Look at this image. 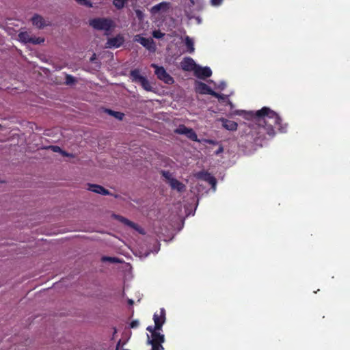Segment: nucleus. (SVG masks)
<instances>
[{"label": "nucleus", "instance_id": "ddd939ff", "mask_svg": "<svg viewBox=\"0 0 350 350\" xmlns=\"http://www.w3.org/2000/svg\"><path fill=\"white\" fill-rule=\"evenodd\" d=\"M124 41V38L120 35H118L116 37L108 39L107 44L109 47L118 48L123 44Z\"/></svg>", "mask_w": 350, "mask_h": 350}, {"label": "nucleus", "instance_id": "6e6552de", "mask_svg": "<svg viewBox=\"0 0 350 350\" xmlns=\"http://www.w3.org/2000/svg\"><path fill=\"white\" fill-rule=\"evenodd\" d=\"M195 75L202 79H205L211 76L212 71L208 67H200L198 66L194 71Z\"/></svg>", "mask_w": 350, "mask_h": 350}, {"label": "nucleus", "instance_id": "a211bd4d", "mask_svg": "<svg viewBox=\"0 0 350 350\" xmlns=\"http://www.w3.org/2000/svg\"><path fill=\"white\" fill-rule=\"evenodd\" d=\"M185 44L188 53H193L195 51L194 42L188 36L185 38Z\"/></svg>", "mask_w": 350, "mask_h": 350}, {"label": "nucleus", "instance_id": "5701e85b", "mask_svg": "<svg viewBox=\"0 0 350 350\" xmlns=\"http://www.w3.org/2000/svg\"><path fill=\"white\" fill-rule=\"evenodd\" d=\"M75 1L81 5H85L88 8L92 7V3L90 0H75Z\"/></svg>", "mask_w": 350, "mask_h": 350}, {"label": "nucleus", "instance_id": "c9c22d12", "mask_svg": "<svg viewBox=\"0 0 350 350\" xmlns=\"http://www.w3.org/2000/svg\"><path fill=\"white\" fill-rule=\"evenodd\" d=\"M220 90H224L226 88V83L224 82H221L218 87Z\"/></svg>", "mask_w": 350, "mask_h": 350}, {"label": "nucleus", "instance_id": "9b49d317", "mask_svg": "<svg viewBox=\"0 0 350 350\" xmlns=\"http://www.w3.org/2000/svg\"><path fill=\"white\" fill-rule=\"evenodd\" d=\"M198 178L207 182L211 187L215 189L217 184L216 178L212 176L210 173L206 172H202L199 173Z\"/></svg>", "mask_w": 350, "mask_h": 350}, {"label": "nucleus", "instance_id": "2f4dec72", "mask_svg": "<svg viewBox=\"0 0 350 350\" xmlns=\"http://www.w3.org/2000/svg\"><path fill=\"white\" fill-rule=\"evenodd\" d=\"M49 148L55 152L60 153L62 152V148L57 146H51Z\"/></svg>", "mask_w": 350, "mask_h": 350}, {"label": "nucleus", "instance_id": "4be33fe9", "mask_svg": "<svg viewBox=\"0 0 350 350\" xmlns=\"http://www.w3.org/2000/svg\"><path fill=\"white\" fill-rule=\"evenodd\" d=\"M128 0H113V4L118 9H122L124 7Z\"/></svg>", "mask_w": 350, "mask_h": 350}, {"label": "nucleus", "instance_id": "f8f14e48", "mask_svg": "<svg viewBox=\"0 0 350 350\" xmlns=\"http://www.w3.org/2000/svg\"><path fill=\"white\" fill-rule=\"evenodd\" d=\"M88 189L92 192L102 194L104 196L110 194L109 191L107 189H106L105 188H104L103 186L96 185V184H88Z\"/></svg>", "mask_w": 350, "mask_h": 350}, {"label": "nucleus", "instance_id": "f3484780", "mask_svg": "<svg viewBox=\"0 0 350 350\" xmlns=\"http://www.w3.org/2000/svg\"><path fill=\"white\" fill-rule=\"evenodd\" d=\"M114 218L118 219L121 223L135 229L138 230V225L135 223L129 220L128 219L124 217L123 216L118 215H113Z\"/></svg>", "mask_w": 350, "mask_h": 350}, {"label": "nucleus", "instance_id": "a19ab883", "mask_svg": "<svg viewBox=\"0 0 350 350\" xmlns=\"http://www.w3.org/2000/svg\"><path fill=\"white\" fill-rule=\"evenodd\" d=\"M129 302L130 304H133V301L131 300V299H130Z\"/></svg>", "mask_w": 350, "mask_h": 350}, {"label": "nucleus", "instance_id": "c85d7f7f", "mask_svg": "<svg viewBox=\"0 0 350 350\" xmlns=\"http://www.w3.org/2000/svg\"><path fill=\"white\" fill-rule=\"evenodd\" d=\"M152 35L155 38L159 39V38H162L165 36V33H163L161 31L158 30V31H154L152 33Z\"/></svg>", "mask_w": 350, "mask_h": 350}, {"label": "nucleus", "instance_id": "f257e3e1", "mask_svg": "<svg viewBox=\"0 0 350 350\" xmlns=\"http://www.w3.org/2000/svg\"><path fill=\"white\" fill-rule=\"evenodd\" d=\"M252 118L257 122L260 129L263 130L270 137L275 134V129H278L281 133H286L287 124H282V120L279 115L267 107L255 112H250Z\"/></svg>", "mask_w": 350, "mask_h": 350}, {"label": "nucleus", "instance_id": "7c9ffc66", "mask_svg": "<svg viewBox=\"0 0 350 350\" xmlns=\"http://www.w3.org/2000/svg\"><path fill=\"white\" fill-rule=\"evenodd\" d=\"M139 325V322L137 320H133L131 322L130 326L131 328H137Z\"/></svg>", "mask_w": 350, "mask_h": 350}, {"label": "nucleus", "instance_id": "412c9836", "mask_svg": "<svg viewBox=\"0 0 350 350\" xmlns=\"http://www.w3.org/2000/svg\"><path fill=\"white\" fill-rule=\"evenodd\" d=\"M189 128L187 127L184 124H180L177 129L174 130V133L179 135H186Z\"/></svg>", "mask_w": 350, "mask_h": 350}, {"label": "nucleus", "instance_id": "4468645a", "mask_svg": "<svg viewBox=\"0 0 350 350\" xmlns=\"http://www.w3.org/2000/svg\"><path fill=\"white\" fill-rule=\"evenodd\" d=\"M220 121L221 122L222 126L225 128L226 130L234 131L237 129L238 124L236 122L233 120H230L222 118L220 119Z\"/></svg>", "mask_w": 350, "mask_h": 350}, {"label": "nucleus", "instance_id": "58836bf2", "mask_svg": "<svg viewBox=\"0 0 350 350\" xmlns=\"http://www.w3.org/2000/svg\"><path fill=\"white\" fill-rule=\"evenodd\" d=\"M226 105H230L231 108L233 107V104H232V103L229 99L227 100Z\"/></svg>", "mask_w": 350, "mask_h": 350}, {"label": "nucleus", "instance_id": "1a4fd4ad", "mask_svg": "<svg viewBox=\"0 0 350 350\" xmlns=\"http://www.w3.org/2000/svg\"><path fill=\"white\" fill-rule=\"evenodd\" d=\"M181 68L185 71L195 70L197 66L194 60L189 57H185L180 63Z\"/></svg>", "mask_w": 350, "mask_h": 350}, {"label": "nucleus", "instance_id": "f03ea898", "mask_svg": "<svg viewBox=\"0 0 350 350\" xmlns=\"http://www.w3.org/2000/svg\"><path fill=\"white\" fill-rule=\"evenodd\" d=\"M154 326H148L146 330L151 333V338L148 336L147 343H163L165 342V336L160 333L163 324L165 322V310L161 308L159 314L155 312L153 315Z\"/></svg>", "mask_w": 350, "mask_h": 350}, {"label": "nucleus", "instance_id": "ea45409f", "mask_svg": "<svg viewBox=\"0 0 350 350\" xmlns=\"http://www.w3.org/2000/svg\"><path fill=\"white\" fill-rule=\"evenodd\" d=\"M120 347V340L118 342L117 345H116V350H119Z\"/></svg>", "mask_w": 350, "mask_h": 350}, {"label": "nucleus", "instance_id": "79ce46f5", "mask_svg": "<svg viewBox=\"0 0 350 350\" xmlns=\"http://www.w3.org/2000/svg\"><path fill=\"white\" fill-rule=\"evenodd\" d=\"M94 56H95V54L93 55V57L91 58V60L92 61L93 59H94Z\"/></svg>", "mask_w": 350, "mask_h": 350}, {"label": "nucleus", "instance_id": "a878e982", "mask_svg": "<svg viewBox=\"0 0 350 350\" xmlns=\"http://www.w3.org/2000/svg\"><path fill=\"white\" fill-rule=\"evenodd\" d=\"M76 81L75 78L70 75H66V83L67 85H71Z\"/></svg>", "mask_w": 350, "mask_h": 350}, {"label": "nucleus", "instance_id": "f704fd0d", "mask_svg": "<svg viewBox=\"0 0 350 350\" xmlns=\"http://www.w3.org/2000/svg\"><path fill=\"white\" fill-rule=\"evenodd\" d=\"M223 151H224V148L222 147V146H220L219 147V148L216 150L215 154H219L223 152Z\"/></svg>", "mask_w": 350, "mask_h": 350}, {"label": "nucleus", "instance_id": "423d86ee", "mask_svg": "<svg viewBox=\"0 0 350 350\" xmlns=\"http://www.w3.org/2000/svg\"><path fill=\"white\" fill-rule=\"evenodd\" d=\"M19 40L24 43L38 44L44 42V39L40 37H32L27 31H23L18 34Z\"/></svg>", "mask_w": 350, "mask_h": 350}, {"label": "nucleus", "instance_id": "aec40b11", "mask_svg": "<svg viewBox=\"0 0 350 350\" xmlns=\"http://www.w3.org/2000/svg\"><path fill=\"white\" fill-rule=\"evenodd\" d=\"M185 136L193 142H199L198 135L193 130V129L189 128Z\"/></svg>", "mask_w": 350, "mask_h": 350}, {"label": "nucleus", "instance_id": "0eeeda50", "mask_svg": "<svg viewBox=\"0 0 350 350\" xmlns=\"http://www.w3.org/2000/svg\"><path fill=\"white\" fill-rule=\"evenodd\" d=\"M32 24L38 29H43L44 27L50 26L51 21H46L42 16L39 14H35L31 18Z\"/></svg>", "mask_w": 350, "mask_h": 350}, {"label": "nucleus", "instance_id": "cd10ccee", "mask_svg": "<svg viewBox=\"0 0 350 350\" xmlns=\"http://www.w3.org/2000/svg\"><path fill=\"white\" fill-rule=\"evenodd\" d=\"M213 96L218 98L219 100H222L224 102H227V100H228V95H225V94H222L217 93V96Z\"/></svg>", "mask_w": 350, "mask_h": 350}, {"label": "nucleus", "instance_id": "dca6fc26", "mask_svg": "<svg viewBox=\"0 0 350 350\" xmlns=\"http://www.w3.org/2000/svg\"><path fill=\"white\" fill-rule=\"evenodd\" d=\"M169 8V3L161 2L152 7L150 12L153 14H156L159 12H165Z\"/></svg>", "mask_w": 350, "mask_h": 350}, {"label": "nucleus", "instance_id": "7ed1b4c3", "mask_svg": "<svg viewBox=\"0 0 350 350\" xmlns=\"http://www.w3.org/2000/svg\"><path fill=\"white\" fill-rule=\"evenodd\" d=\"M130 78L131 81L136 83H139L144 90L148 92L153 91V88L150 85L146 77L141 75L140 70L137 68L130 71Z\"/></svg>", "mask_w": 350, "mask_h": 350}, {"label": "nucleus", "instance_id": "473e14b6", "mask_svg": "<svg viewBox=\"0 0 350 350\" xmlns=\"http://www.w3.org/2000/svg\"><path fill=\"white\" fill-rule=\"evenodd\" d=\"M162 174H163V176L165 178H167V179H168V180H169V182L170 181V178H172L170 177V173H169L168 172H165V171H163V172H162Z\"/></svg>", "mask_w": 350, "mask_h": 350}, {"label": "nucleus", "instance_id": "2eb2a0df", "mask_svg": "<svg viewBox=\"0 0 350 350\" xmlns=\"http://www.w3.org/2000/svg\"><path fill=\"white\" fill-rule=\"evenodd\" d=\"M170 185L172 189H175L178 192H183L186 190V186L176 178H170Z\"/></svg>", "mask_w": 350, "mask_h": 350}, {"label": "nucleus", "instance_id": "39448f33", "mask_svg": "<svg viewBox=\"0 0 350 350\" xmlns=\"http://www.w3.org/2000/svg\"><path fill=\"white\" fill-rule=\"evenodd\" d=\"M151 67L155 69L154 73L159 80L169 85L174 83V80L173 77L166 72L163 66H159L157 64H152Z\"/></svg>", "mask_w": 350, "mask_h": 350}, {"label": "nucleus", "instance_id": "72a5a7b5", "mask_svg": "<svg viewBox=\"0 0 350 350\" xmlns=\"http://www.w3.org/2000/svg\"><path fill=\"white\" fill-rule=\"evenodd\" d=\"M222 2V0H211V3L214 5H219Z\"/></svg>", "mask_w": 350, "mask_h": 350}, {"label": "nucleus", "instance_id": "c756f323", "mask_svg": "<svg viewBox=\"0 0 350 350\" xmlns=\"http://www.w3.org/2000/svg\"><path fill=\"white\" fill-rule=\"evenodd\" d=\"M135 15L136 17L139 20L142 21L144 18V14L143 12L140 10H135Z\"/></svg>", "mask_w": 350, "mask_h": 350}, {"label": "nucleus", "instance_id": "9d476101", "mask_svg": "<svg viewBox=\"0 0 350 350\" xmlns=\"http://www.w3.org/2000/svg\"><path fill=\"white\" fill-rule=\"evenodd\" d=\"M197 91L202 94L217 96V92L213 90L208 85L203 82H199L197 85Z\"/></svg>", "mask_w": 350, "mask_h": 350}, {"label": "nucleus", "instance_id": "4c0bfd02", "mask_svg": "<svg viewBox=\"0 0 350 350\" xmlns=\"http://www.w3.org/2000/svg\"><path fill=\"white\" fill-rule=\"evenodd\" d=\"M206 143L209 144H216V142L213 140V139H207L206 140Z\"/></svg>", "mask_w": 350, "mask_h": 350}, {"label": "nucleus", "instance_id": "e433bc0d", "mask_svg": "<svg viewBox=\"0 0 350 350\" xmlns=\"http://www.w3.org/2000/svg\"><path fill=\"white\" fill-rule=\"evenodd\" d=\"M60 153L62 154V155L65 156V157L71 156L69 153L66 152V151H64L63 150H62V152Z\"/></svg>", "mask_w": 350, "mask_h": 350}, {"label": "nucleus", "instance_id": "6ab92c4d", "mask_svg": "<svg viewBox=\"0 0 350 350\" xmlns=\"http://www.w3.org/2000/svg\"><path fill=\"white\" fill-rule=\"evenodd\" d=\"M137 41L147 49L150 50L152 44V40L150 38H146L144 37H140Z\"/></svg>", "mask_w": 350, "mask_h": 350}, {"label": "nucleus", "instance_id": "393cba45", "mask_svg": "<svg viewBox=\"0 0 350 350\" xmlns=\"http://www.w3.org/2000/svg\"><path fill=\"white\" fill-rule=\"evenodd\" d=\"M148 345H152L151 350H164V347H163V343H148Z\"/></svg>", "mask_w": 350, "mask_h": 350}, {"label": "nucleus", "instance_id": "20e7f679", "mask_svg": "<svg viewBox=\"0 0 350 350\" xmlns=\"http://www.w3.org/2000/svg\"><path fill=\"white\" fill-rule=\"evenodd\" d=\"M89 24L96 30L109 31L113 25V21L107 18H96L90 20Z\"/></svg>", "mask_w": 350, "mask_h": 350}, {"label": "nucleus", "instance_id": "bb28decb", "mask_svg": "<svg viewBox=\"0 0 350 350\" xmlns=\"http://www.w3.org/2000/svg\"><path fill=\"white\" fill-rule=\"evenodd\" d=\"M109 113L119 120H122L124 116V114L122 113L114 111L112 110H109Z\"/></svg>", "mask_w": 350, "mask_h": 350}, {"label": "nucleus", "instance_id": "b1692460", "mask_svg": "<svg viewBox=\"0 0 350 350\" xmlns=\"http://www.w3.org/2000/svg\"><path fill=\"white\" fill-rule=\"evenodd\" d=\"M102 260L103 261H109L110 262H113V263H115V262H120V260L118 258H116V257H108V256H103L102 258Z\"/></svg>", "mask_w": 350, "mask_h": 350}]
</instances>
